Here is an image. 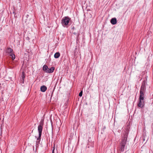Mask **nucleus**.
Here are the masks:
<instances>
[{
    "instance_id": "5",
    "label": "nucleus",
    "mask_w": 153,
    "mask_h": 153,
    "mask_svg": "<svg viewBox=\"0 0 153 153\" xmlns=\"http://www.w3.org/2000/svg\"><path fill=\"white\" fill-rule=\"evenodd\" d=\"M54 69L55 67H51L50 68H48V69H47V71H46V72L48 73H52L53 72Z\"/></svg>"
},
{
    "instance_id": "6",
    "label": "nucleus",
    "mask_w": 153,
    "mask_h": 153,
    "mask_svg": "<svg viewBox=\"0 0 153 153\" xmlns=\"http://www.w3.org/2000/svg\"><path fill=\"white\" fill-rule=\"evenodd\" d=\"M110 22L112 25H115L117 23V19L115 18H112L110 20Z\"/></svg>"
},
{
    "instance_id": "21",
    "label": "nucleus",
    "mask_w": 153,
    "mask_h": 153,
    "mask_svg": "<svg viewBox=\"0 0 153 153\" xmlns=\"http://www.w3.org/2000/svg\"><path fill=\"white\" fill-rule=\"evenodd\" d=\"M27 39H29L28 37H27Z\"/></svg>"
},
{
    "instance_id": "2",
    "label": "nucleus",
    "mask_w": 153,
    "mask_h": 153,
    "mask_svg": "<svg viewBox=\"0 0 153 153\" xmlns=\"http://www.w3.org/2000/svg\"><path fill=\"white\" fill-rule=\"evenodd\" d=\"M140 94L139 98V101L137 106L141 108H143L145 105V100L144 95L145 92L140 91Z\"/></svg>"
},
{
    "instance_id": "1",
    "label": "nucleus",
    "mask_w": 153,
    "mask_h": 153,
    "mask_svg": "<svg viewBox=\"0 0 153 153\" xmlns=\"http://www.w3.org/2000/svg\"><path fill=\"white\" fill-rule=\"evenodd\" d=\"M128 128L126 129L123 133V137L122 138L121 141L120 143L119 151L123 152L124 151V148L127 139L129 132Z\"/></svg>"
},
{
    "instance_id": "17",
    "label": "nucleus",
    "mask_w": 153,
    "mask_h": 153,
    "mask_svg": "<svg viewBox=\"0 0 153 153\" xmlns=\"http://www.w3.org/2000/svg\"><path fill=\"white\" fill-rule=\"evenodd\" d=\"M73 33L74 34H75V35H76L77 34H78L77 35V39H76V40H77L78 37L79 35V34L78 33V32H76L74 30L73 31Z\"/></svg>"
},
{
    "instance_id": "7",
    "label": "nucleus",
    "mask_w": 153,
    "mask_h": 153,
    "mask_svg": "<svg viewBox=\"0 0 153 153\" xmlns=\"http://www.w3.org/2000/svg\"><path fill=\"white\" fill-rule=\"evenodd\" d=\"M13 50L10 48H7L5 50L6 53L9 54L13 52Z\"/></svg>"
},
{
    "instance_id": "16",
    "label": "nucleus",
    "mask_w": 153,
    "mask_h": 153,
    "mask_svg": "<svg viewBox=\"0 0 153 153\" xmlns=\"http://www.w3.org/2000/svg\"><path fill=\"white\" fill-rule=\"evenodd\" d=\"M41 140V137L40 139L39 138V137L37 139V141H36V145H38L39 144Z\"/></svg>"
},
{
    "instance_id": "4",
    "label": "nucleus",
    "mask_w": 153,
    "mask_h": 153,
    "mask_svg": "<svg viewBox=\"0 0 153 153\" xmlns=\"http://www.w3.org/2000/svg\"><path fill=\"white\" fill-rule=\"evenodd\" d=\"M44 120L42 119L39 123V124L38 126V131L39 132V139L41 137L42 134V131L43 129V126L44 125Z\"/></svg>"
},
{
    "instance_id": "24",
    "label": "nucleus",
    "mask_w": 153,
    "mask_h": 153,
    "mask_svg": "<svg viewBox=\"0 0 153 153\" xmlns=\"http://www.w3.org/2000/svg\"><path fill=\"white\" fill-rule=\"evenodd\" d=\"M35 137L36 138V136H35Z\"/></svg>"
},
{
    "instance_id": "20",
    "label": "nucleus",
    "mask_w": 153,
    "mask_h": 153,
    "mask_svg": "<svg viewBox=\"0 0 153 153\" xmlns=\"http://www.w3.org/2000/svg\"><path fill=\"white\" fill-rule=\"evenodd\" d=\"M52 153H54L53 150L52 151Z\"/></svg>"
},
{
    "instance_id": "23",
    "label": "nucleus",
    "mask_w": 153,
    "mask_h": 153,
    "mask_svg": "<svg viewBox=\"0 0 153 153\" xmlns=\"http://www.w3.org/2000/svg\"><path fill=\"white\" fill-rule=\"evenodd\" d=\"M1 89V87L0 86V90Z\"/></svg>"
},
{
    "instance_id": "10",
    "label": "nucleus",
    "mask_w": 153,
    "mask_h": 153,
    "mask_svg": "<svg viewBox=\"0 0 153 153\" xmlns=\"http://www.w3.org/2000/svg\"><path fill=\"white\" fill-rule=\"evenodd\" d=\"M60 56V53L59 52H57L55 53L54 55V57L55 58H58Z\"/></svg>"
},
{
    "instance_id": "18",
    "label": "nucleus",
    "mask_w": 153,
    "mask_h": 153,
    "mask_svg": "<svg viewBox=\"0 0 153 153\" xmlns=\"http://www.w3.org/2000/svg\"><path fill=\"white\" fill-rule=\"evenodd\" d=\"M82 91L79 93V97H82Z\"/></svg>"
},
{
    "instance_id": "19",
    "label": "nucleus",
    "mask_w": 153,
    "mask_h": 153,
    "mask_svg": "<svg viewBox=\"0 0 153 153\" xmlns=\"http://www.w3.org/2000/svg\"><path fill=\"white\" fill-rule=\"evenodd\" d=\"M72 29L73 30V31L74 30L76 29L74 27H73Z\"/></svg>"
},
{
    "instance_id": "22",
    "label": "nucleus",
    "mask_w": 153,
    "mask_h": 153,
    "mask_svg": "<svg viewBox=\"0 0 153 153\" xmlns=\"http://www.w3.org/2000/svg\"><path fill=\"white\" fill-rule=\"evenodd\" d=\"M27 39H29L28 37H27Z\"/></svg>"
},
{
    "instance_id": "8",
    "label": "nucleus",
    "mask_w": 153,
    "mask_h": 153,
    "mask_svg": "<svg viewBox=\"0 0 153 153\" xmlns=\"http://www.w3.org/2000/svg\"><path fill=\"white\" fill-rule=\"evenodd\" d=\"M47 89V87L45 85H42L41 87L40 90L42 92H44L46 91Z\"/></svg>"
},
{
    "instance_id": "15",
    "label": "nucleus",
    "mask_w": 153,
    "mask_h": 153,
    "mask_svg": "<svg viewBox=\"0 0 153 153\" xmlns=\"http://www.w3.org/2000/svg\"><path fill=\"white\" fill-rule=\"evenodd\" d=\"M22 79L23 81L25 77V73L24 71L22 72Z\"/></svg>"
},
{
    "instance_id": "9",
    "label": "nucleus",
    "mask_w": 153,
    "mask_h": 153,
    "mask_svg": "<svg viewBox=\"0 0 153 153\" xmlns=\"http://www.w3.org/2000/svg\"><path fill=\"white\" fill-rule=\"evenodd\" d=\"M146 90V86H141L140 91L145 92Z\"/></svg>"
},
{
    "instance_id": "12",
    "label": "nucleus",
    "mask_w": 153,
    "mask_h": 153,
    "mask_svg": "<svg viewBox=\"0 0 153 153\" xmlns=\"http://www.w3.org/2000/svg\"><path fill=\"white\" fill-rule=\"evenodd\" d=\"M47 69H48V66L46 65H44L43 67V70L46 72Z\"/></svg>"
},
{
    "instance_id": "11",
    "label": "nucleus",
    "mask_w": 153,
    "mask_h": 153,
    "mask_svg": "<svg viewBox=\"0 0 153 153\" xmlns=\"http://www.w3.org/2000/svg\"><path fill=\"white\" fill-rule=\"evenodd\" d=\"M9 55L11 56L12 59L13 60H14L15 58V56L14 53H13V52L9 54Z\"/></svg>"
},
{
    "instance_id": "13",
    "label": "nucleus",
    "mask_w": 153,
    "mask_h": 153,
    "mask_svg": "<svg viewBox=\"0 0 153 153\" xmlns=\"http://www.w3.org/2000/svg\"><path fill=\"white\" fill-rule=\"evenodd\" d=\"M94 144L93 142H90L89 141V142L88 143V144L87 146V147L88 148H89V145H90L91 146V147H93V146H94Z\"/></svg>"
},
{
    "instance_id": "14",
    "label": "nucleus",
    "mask_w": 153,
    "mask_h": 153,
    "mask_svg": "<svg viewBox=\"0 0 153 153\" xmlns=\"http://www.w3.org/2000/svg\"><path fill=\"white\" fill-rule=\"evenodd\" d=\"M147 83V80H144L141 86H146V84Z\"/></svg>"
},
{
    "instance_id": "3",
    "label": "nucleus",
    "mask_w": 153,
    "mask_h": 153,
    "mask_svg": "<svg viewBox=\"0 0 153 153\" xmlns=\"http://www.w3.org/2000/svg\"><path fill=\"white\" fill-rule=\"evenodd\" d=\"M71 19V18L68 16H65L63 17L61 21V24L62 26L65 27L67 25H69L68 23H69Z\"/></svg>"
}]
</instances>
